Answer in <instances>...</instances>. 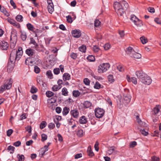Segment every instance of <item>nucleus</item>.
I'll use <instances>...</instances> for the list:
<instances>
[{"instance_id": "58836bf2", "label": "nucleus", "mask_w": 161, "mask_h": 161, "mask_svg": "<svg viewBox=\"0 0 161 161\" xmlns=\"http://www.w3.org/2000/svg\"><path fill=\"white\" fill-rule=\"evenodd\" d=\"M47 96L48 97H50L54 95V93L51 91H47L46 92Z\"/></svg>"}, {"instance_id": "393cba45", "label": "nucleus", "mask_w": 161, "mask_h": 161, "mask_svg": "<svg viewBox=\"0 0 161 161\" xmlns=\"http://www.w3.org/2000/svg\"><path fill=\"white\" fill-rule=\"evenodd\" d=\"M136 118V121L139 124L142 126H143L145 124V123L142 121L141 119L139 118V116L138 115H137Z\"/></svg>"}, {"instance_id": "f704fd0d", "label": "nucleus", "mask_w": 161, "mask_h": 161, "mask_svg": "<svg viewBox=\"0 0 161 161\" xmlns=\"http://www.w3.org/2000/svg\"><path fill=\"white\" fill-rule=\"evenodd\" d=\"M83 131L82 129L79 130L77 132V135L79 137H82L83 136Z\"/></svg>"}, {"instance_id": "c9c22d12", "label": "nucleus", "mask_w": 161, "mask_h": 161, "mask_svg": "<svg viewBox=\"0 0 161 161\" xmlns=\"http://www.w3.org/2000/svg\"><path fill=\"white\" fill-rule=\"evenodd\" d=\"M57 101V96H56L55 97H54L50 99L49 100V101L48 103H55Z\"/></svg>"}, {"instance_id": "6ab92c4d", "label": "nucleus", "mask_w": 161, "mask_h": 161, "mask_svg": "<svg viewBox=\"0 0 161 161\" xmlns=\"http://www.w3.org/2000/svg\"><path fill=\"white\" fill-rule=\"evenodd\" d=\"M87 153L88 156H89L92 157L94 155V153L91 149V147L90 146H89L88 148Z\"/></svg>"}, {"instance_id": "4be33fe9", "label": "nucleus", "mask_w": 161, "mask_h": 161, "mask_svg": "<svg viewBox=\"0 0 161 161\" xmlns=\"http://www.w3.org/2000/svg\"><path fill=\"white\" fill-rule=\"evenodd\" d=\"M61 87V85H55L53 86L52 89L53 91H57L59 90Z\"/></svg>"}, {"instance_id": "cd10ccee", "label": "nucleus", "mask_w": 161, "mask_h": 161, "mask_svg": "<svg viewBox=\"0 0 161 161\" xmlns=\"http://www.w3.org/2000/svg\"><path fill=\"white\" fill-rule=\"evenodd\" d=\"M87 59L89 62H93L95 60V58L93 55H89L87 58Z\"/></svg>"}, {"instance_id": "f3484780", "label": "nucleus", "mask_w": 161, "mask_h": 161, "mask_svg": "<svg viewBox=\"0 0 161 161\" xmlns=\"http://www.w3.org/2000/svg\"><path fill=\"white\" fill-rule=\"evenodd\" d=\"M141 55L137 53L136 52H133V53L132 54V55H131V57H133L136 58H140L141 57Z\"/></svg>"}, {"instance_id": "79ce46f5", "label": "nucleus", "mask_w": 161, "mask_h": 161, "mask_svg": "<svg viewBox=\"0 0 161 161\" xmlns=\"http://www.w3.org/2000/svg\"><path fill=\"white\" fill-rule=\"evenodd\" d=\"M117 69L120 72L124 71L125 70V67L122 65H119L117 67Z\"/></svg>"}, {"instance_id": "bb28decb", "label": "nucleus", "mask_w": 161, "mask_h": 161, "mask_svg": "<svg viewBox=\"0 0 161 161\" xmlns=\"http://www.w3.org/2000/svg\"><path fill=\"white\" fill-rule=\"evenodd\" d=\"M62 95L64 96H67L68 93L67 88L65 87H64L62 89Z\"/></svg>"}, {"instance_id": "bf43d9fd", "label": "nucleus", "mask_w": 161, "mask_h": 161, "mask_svg": "<svg viewBox=\"0 0 161 161\" xmlns=\"http://www.w3.org/2000/svg\"><path fill=\"white\" fill-rule=\"evenodd\" d=\"M147 10L150 13H153L155 12V9L153 7H149L147 8Z\"/></svg>"}, {"instance_id": "4468645a", "label": "nucleus", "mask_w": 161, "mask_h": 161, "mask_svg": "<svg viewBox=\"0 0 161 161\" xmlns=\"http://www.w3.org/2000/svg\"><path fill=\"white\" fill-rule=\"evenodd\" d=\"M25 53L29 56H31L34 53V50L31 48H28L25 51Z\"/></svg>"}, {"instance_id": "0eeeda50", "label": "nucleus", "mask_w": 161, "mask_h": 161, "mask_svg": "<svg viewBox=\"0 0 161 161\" xmlns=\"http://www.w3.org/2000/svg\"><path fill=\"white\" fill-rule=\"evenodd\" d=\"M9 45L7 42L5 41H1L0 42V48L2 50H7Z\"/></svg>"}, {"instance_id": "9d476101", "label": "nucleus", "mask_w": 161, "mask_h": 161, "mask_svg": "<svg viewBox=\"0 0 161 161\" xmlns=\"http://www.w3.org/2000/svg\"><path fill=\"white\" fill-rule=\"evenodd\" d=\"M72 36L75 38H79L81 35V33L79 30H75L71 32Z\"/></svg>"}, {"instance_id": "c85d7f7f", "label": "nucleus", "mask_w": 161, "mask_h": 161, "mask_svg": "<svg viewBox=\"0 0 161 161\" xmlns=\"http://www.w3.org/2000/svg\"><path fill=\"white\" fill-rule=\"evenodd\" d=\"M66 18L67 21L68 23H71L72 22L73 20L72 19V18L71 17L70 15H68L66 17Z\"/></svg>"}, {"instance_id": "ddd939ff", "label": "nucleus", "mask_w": 161, "mask_h": 161, "mask_svg": "<svg viewBox=\"0 0 161 161\" xmlns=\"http://www.w3.org/2000/svg\"><path fill=\"white\" fill-rule=\"evenodd\" d=\"M79 122L80 124H85L87 123V120L85 116H82L80 118Z\"/></svg>"}, {"instance_id": "dca6fc26", "label": "nucleus", "mask_w": 161, "mask_h": 161, "mask_svg": "<svg viewBox=\"0 0 161 161\" xmlns=\"http://www.w3.org/2000/svg\"><path fill=\"white\" fill-rule=\"evenodd\" d=\"M63 78L64 81L69 80L70 79V75L68 73H65L63 75Z\"/></svg>"}, {"instance_id": "603ef678", "label": "nucleus", "mask_w": 161, "mask_h": 161, "mask_svg": "<svg viewBox=\"0 0 161 161\" xmlns=\"http://www.w3.org/2000/svg\"><path fill=\"white\" fill-rule=\"evenodd\" d=\"M160 109L157 106L154 107L153 109V112L155 114H157L159 111Z\"/></svg>"}, {"instance_id": "338daca9", "label": "nucleus", "mask_w": 161, "mask_h": 161, "mask_svg": "<svg viewBox=\"0 0 161 161\" xmlns=\"http://www.w3.org/2000/svg\"><path fill=\"white\" fill-rule=\"evenodd\" d=\"M21 142L20 141H18L14 142L13 144V145L15 147H17L21 145Z\"/></svg>"}, {"instance_id": "a211bd4d", "label": "nucleus", "mask_w": 161, "mask_h": 161, "mask_svg": "<svg viewBox=\"0 0 161 161\" xmlns=\"http://www.w3.org/2000/svg\"><path fill=\"white\" fill-rule=\"evenodd\" d=\"M26 27L28 30L31 31L32 32L35 29V28L31 24L28 23L26 24Z\"/></svg>"}, {"instance_id": "f03ea898", "label": "nucleus", "mask_w": 161, "mask_h": 161, "mask_svg": "<svg viewBox=\"0 0 161 161\" xmlns=\"http://www.w3.org/2000/svg\"><path fill=\"white\" fill-rule=\"evenodd\" d=\"M22 48L20 47L18 48V50L14 49L12 51L10 56V60L11 63H14L16 60L19 61L23 54Z\"/></svg>"}, {"instance_id": "39448f33", "label": "nucleus", "mask_w": 161, "mask_h": 161, "mask_svg": "<svg viewBox=\"0 0 161 161\" xmlns=\"http://www.w3.org/2000/svg\"><path fill=\"white\" fill-rule=\"evenodd\" d=\"M105 111L103 109L98 108L95 109V115L97 118H101L103 117L105 113Z\"/></svg>"}, {"instance_id": "13d9d810", "label": "nucleus", "mask_w": 161, "mask_h": 161, "mask_svg": "<svg viewBox=\"0 0 161 161\" xmlns=\"http://www.w3.org/2000/svg\"><path fill=\"white\" fill-rule=\"evenodd\" d=\"M60 69L59 68H56L54 69L53 72L55 75H58L60 72Z\"/></svg>"}, {"instance_id": "2eb2a0df", "label": "nucleus", "mask_w": 161, "mask_h": 161, "mask_svg": "<svg viewBox=\"0 0 161 161\" xmlns=\"http://www.w3.org/2000/svg\"><path fill=\"white\" fill-rule=\"evenodd\" d=\"M133 52H135L133 48L131 47H129L127 48V50L126 52L127 53L129 54L130 56L133 53Z\"/></svg>"}, {"instance_id": "e433bc0d", "label": "nucleus", "mask_w": 161, "mask_h": 161, "mask_svg": "<svg viewBox=\"0 0 161 161\" xmlns=\"http://www.w3.org/2000/svg\"><path fill=\"white\" fill-rule=\"evenodd\" d=\"M23 16L20 15H17L16 17V20L19 22H21L23 21Z\"/></svg>"}, {"instance_id": "4c0bfd02", "label": "nucleus", "mask_w": 161, "mask_h": 161, "mask_svg": "<svg viewBox=\"0 0 161 161\" xmlns=\"http://www.w3.org/2000/svg\"><path fill=\"white\" fill-rule=\"evenodd\" d=\"M73 95L75 97H77L80 95V92L78 90H74L73 92Z\"/></svg>"}, {"instance_id": "774afa93", "label": "nucleus", "mask_w": 161, "mask_h": 161, "mask_svg": "<svg viewBox=\"0 0 161 161\" xmlns=\"http://www.w3.org/2000/svg\"><path fill=\"white\" fill-rule=\"evenodd\" d=\"M152 161H159V158L156 156H153L152 157Z\"/></svg>"}, {"instance_id": "ea45409f", "label": "nucleus", "mask_w": 161, "mask_h": 161, "mask_svg": "<svg viewBox=\"0 0 161 161\" xmlns=\"http://www.w3.org/2000/svg\"><path fill=\"white\" fill-rule=\"evenodd\" d=\"M48 146H47V145H45L43 148H42V149L43 150L42 151V155H43L45 153L48 151Z\"/></svg>"}, {"instance_id": "8fccbe9b", "label": "nucleus", "mask_w": 161, "mask_h": 161, "mask_svg": "<svg viewBox=\"0 0 161 161\" xmlns=\"http://www.w3.org/2000/svg\"><path fill=\"white\" fill-rule=\"evenodd\" d=\"M19 156V157H18L19 159V161H24L25 158V157L24 155H20L19 154H18L17 155V156Z\"/></svg>"}, {"instance_id": "6e6d98bb", "label": "nucleus", "mask_w": 161, "mask_h": 161, "mask_svg": "<svg viewBox=\"0 0 161 161\" xmlns=\"http://www.w3.org/2000/svg\"><path fill=\"white\" fill-rule=\"evenodd\" d=\"M42 142H43L47 139V136L46 135L44 134H42Z\"/></svg>"}, {"instance_id": "c03bdc74", "label": "nucleus", "mask_w": 161, "mask_h": 161, "mask_svg": "<svg viewBox=\"0 0 161 161\" xmlns=\"http://www.w3.org/2000/svg\"><path fill=\"white\" fill-rule=\"evenodd\" d=\"M7 149L9 151L11 150L10 153H14L15 147L13 146L10 145L8 147Z\"/></svg>"}, {"instance_id": "423d86ee", "label": "nucleus", "mask_w": 161, "mask_h": 161, "mask_svg": "<svg viewBox=\"0 0 161 161\" xmlns=\"http://www.w3.org/2000/svg\"><path fill=\"white\" fill-rule=\"evenodd\" d=\"M127 91L128 92L127 94L124 93L123 94L124 98L123 102L125 105L130 103L131 98V97L129 93V91L127 90Z\"/></svg>"}, {"instance_id": "680f3d73", "label": "nucleus", "mask_w": 161, "mask_h": 161, "mask_svg": "<svg viewBox=\"0 0 161 161\" xmlns=\"http://www.w3.org/2000/svg\"><path fill=\"white\" fill-rule=\"evenodd\" d=\"M13 132V130L12 129H10L8 130L7 131V135L8 136H10L11 135Z\"/></svg>"}, {"instance_id": "aec40b11", "label": "nucleus", "mask_w": 161, "mask_h": 161, "mask_svg": "<svg viewBox=\"0 0 161 161\" xmlns=\"http://www.w3.org/2000/svg\"><path fill=\"white\" fill-rule=\"evenodd\" d=\"M134 24L137 27H141L143 25L142 22L138 19H137V20H136V21L135 22Z\"/></svg>"}, {"instance_id": "1a4fd4ad", "label": "nucleus", "mask_w": 161, "mask_h": 161, "mask_svg": "<svg viewBox=\"0 0 161 161\" xmlns=\"http://www.w3.org/2000/svg\"><path fill=\"white\" fill-rule=\"evenodd\" d=\"M7 20L9 23L13 25L16 26L18 28H20V24L19 23L16 22L14 19H11L10 18H8Z\"/></svg>"}, {"instance_id": "5fc2aeb1", "label": "nucleus", "mask_w": 161, "mask_h": 161, "mask_svg": "<svg viewBox=\"0 0 161 161\" xmlns=\"http://www.w3.org/2000/svg\"><path fill=\"white\" fill-rule=\"evenodd\" d=\"M48 127L50 129H53L55 128V125L53 123H50L48 124Z\"/></svg>"}, {"instance_id": "e2e57ef3", "label": "nucleus", "mask_w": 161, "mask_h": 161, "mask_svg": "<svg viewBox=\"0 0 161 161\" xmlns=\"http://www.w3.org/2000/svg\"><path fill=\"white\" fill-rule=\"evenodd\" d=\"M140 132L142 134L145 136H147L148 134V132L145 131L144 129L140 130Z\"/></svg>"}, {"instance_id": "b1692460", "label": "nucleus", "mask_w": 161, "mask_h": 161, "mask_svg": "<svg viewBox=\"0 0 161 161\" xmlns=\"http://www.w3.org/2000/svg\"><path fill=\"white\" fill-rule=\"evenodd\" d=\"M69 108L67 107H64L63 109L62 113L63 115H66L69 112Z\"/></svg>"}, {"instance_id": "20e7f679", "label": "nucleus", "mask_w": 161, "mask_h": 161, "mask_svg": "<svg viewBox=\"0 0 161 161\" xmlns=\"http://www.w3.org/2000/svg\"><path fill=\"white\" fill-rule=\"evenodd\" d=\"M109 64L108 63H103L100 65L98 68V72L100 73L105 72L110 67Z\"/></svg>"}, {"instance_id": "37998d69", "label": "nucleus", "mask_w": 161, "mask_h": 161, "mask_svg": "<svg viewBox=\"0 0 161 161\" xmlns=\"http://www.w3.org/2000/svg\"><path fill=\"white\" fill-rule=\"evenodd\" d=\"M83 82L86 85L89 86L90 85V81L87 78H85L84 79Z\"/></svg>"}, {"instance_id": "6e6552de", "label": "nucleus", "mask_w": 161, "mask_h": 161, "mask_svg": "<svg viewBox=\"0 0 161 161\" xmlns=\"http://www.w3.org/2000/svg\"><path fill=\"white\" fill-rule=\"evenodd\" d=\"M13 82V80L10 78L9 80H7L3 85L6 89H9L11 88Z\"/></svg>"}, {"instance_id": "f257e3e1", "label": "nucleus", "mask_w": 161, "mask_h": 161, "mask_svg": "<svg viewBox=\"0 0 161 161\" xmlns=\"http://www.w3.org/2000/svg\"><path fill=\"white\" fill-rule=\"evenodd\" d=\"M128 3L125 1L115 2L114 3V8L118 15L122 16L125 10L128 7Z\"/></svg>"}, {"instance_id": "2f4dec72", "label": "nucleus", "mask_w": 161, "mask_h": 161, "mask_svg": "<svg viewBox=\"0 0 161 161\" xmlns=\"http://www.w3.org/2000/svg\"><path fill=\"white\" fill-rule=\"evenodd\" d=\"M108 81L111 83L113 82L114 81L113 75H109L108 77Z\"/></svg>"}, {"instance_id": "de8ad7c7", "label": "nucleus", "mask_w": 161, "mask_h": 161, "mask_svg": "<svg viewBox=\"0 0 161 161\" xmlns=\"http://www.w3.org/2000/svg\"><path fill=\"white\" fill-rule=\"evenodd\" d=\"M41 71L40 68L37 66H35L34 67V71L36 74L39 73Z\"/></svg>"}, {"instance_id": "5701e85b", "label": "nucleus", "mask_w": 161, "mask_h": 161, "mask_svg": "<svg viewBox=\"0 0 161 161\" xmlns=\"http://www.w3.org/2000/svg\"><path fill=\"white\" fill-rule=\"evenodd\" d=\"M92 103L88 101H86L83 103L84 107L86 108H88L92 105Z\"/></svg>"}, {"instance_id": "0e129e2a", "label": "nucleus", "mask_w": 161, "mask_h": 161, "mask_svg": "<svg viewBox=\"0 0 161 161\" xmlns=\"http://www.w3.org/2000/svg\"><path fill=\"white\" fill-rule=\"evenodd\" d=\"M131 81L134 84L136 85L137 84L136 78L135 77H132L131 78Z\"/></svg>"}, {"instance_id": "72a5a7b5", "label": "nucleus", "mask_w": 161, "mask_h": 161, "mask_svg": "<svg viewBox=\"0 0 161 161\" xmlns=\"http://www.w3.org/2000/svg\"><path fill=\"white\" fill-rule=\"evenodd\" d=\"M86 46L84 45H82L79 48V50L83 53H85L86 52Z\"/></svg>"}, {"instance_id": "412c9836", "label": "nucleus", "mask_w": 161, "mask_h": 161, "mask_svg": "<svg viewBox=\"0 0 161 161\" xmlns=\"http://www.w3.org/2000/svg\"><path fill=\"white\" fill-rule=\"evenodd\" d=\"M17 40V36H16V34L14 33H12L11 35L10 41H14V42H15Z\"/></svg>"}, {"instance_id": "7c9ffc66", "label": "nucleus", "mask_w": 161, "mask_h": 161, "mask_svg": "<svg viewBox=\"0 0 161 161\" xmlns=\"http://www.w3.org/2000/svg\"><path fill=\"white\" fill-rule=\"evenodd\" d=\"M47 125V122L45 121H42L40 124V127L41 129L45 128Z\"/></svg>"}, {"instance_id": "052dcab7", "label": "nucleus", "mask_w": 161, "mask_h": 161, "mask_svg": "<svg viewBox=\"0 0 161 161\" xmlns=\"http://www.w3.org/2000/svg\"><path fill=\"white\" fill-rule=\"evenodd\" d=\"M16 41L14 42V41H10V47L11 48L13 49L14 48L16 44Z\"/></svg>"}, {"instance_id": "4d7b16f0", "label": "nucleus", "mask_w": 161, "mask_h": 161, "mask_svg": "<svg viewBox=\"0 0 161 161\" xmlns=\"http://www.w3.org/2000/svg\"><path fill=\"white\" fill-rule=\"evenodd\" d=\"M103 47L104 49L106 50H107L110 48V46L109 44L107 43L104 45Z\"/></svg>"}, {"instance_id": "864d4df0", "label": "nucleus", "mask_w": 161, "mask_h": 161, "mask_svg": "<svg viewBox=\"0 0 161 161\" xmlns=\"http://www.w3.org/2000/svg\"><path fill=\"white\" fill-rule=\"evenodd\" d=\"M32 32L34 34H39V33H41L42 32V31L38 29H36L33 30Z\"/></svg>"}, {"instance_id": "473e14b6", "label": "nucleus", "mask_w": 161, "mask_h": 161, "mask_svg": "<svg viewBox=\"0 0 161 161\" xmlns=\"http://www.w3.org/2000/svg\"><path fill=\"white\" fill-rule=\"evenodd\" d=\"M1 11L4 14L8 17L9 16L10 14L4 8H2L1 10Z\"/></svg>"}, {"instance_id": "09e8293b", "label": "nucleus", "mask_w": 161, "mask_h": 161, "mask_svg": "<svg viewBox=\"0 0 161 161\" xmlns=\"http://www.w3.org/2000/svg\"><path fill=\"white\" fill-rule=\"evenodd\" d=\"M37 91V89L34 86H32L31 87L30 92L32 93H36Z\"/></svg>"}, {"instance_id": "a19ab883", "label": "nucleus", "mask_w": 161, "mask_h": 161, "mask_svg": "<svg viewBox=\"0 0 161 161\" xmlns=\"http://www.w3.org/2000/svg\"><path fill=\"white\" fill-rule=\"evenodd\" d=\"M115 147L114 146L111 147L108 150V153L109 154H112L114 152H116L115 150Z\"/></svg>"}, {"instance_id": "9b49d317", "label": "nucleus", "mask_w": 161, "mask_h": 161, "mask_svg": "<svg viewBox=\"0 0 161 161\" xmlns=\"http://www.w3.org/2000/svg\"><path fill=\"white\" fill-rule=\"evenodd\" d=\"M70 114L74 118H77L79 117V112L76 108L71 110L70 111Z\"/></svg>"}, {"instance_id": "a878e982", "label": "nucleus", "mask_w": 161, "mask_h": 161, "mask_svg": "<svg viewBox=\"0 0 161 161\" xmlns=\"http://www.w3.org/2000/svg\"><path fill=\"white\" fill-rule=\"evenodd\" d=\"M21 37L23 41H25L27 37V35L25 32H21Z\"/></svg>"}, {"instance_id": "49530a36", "label": "nucleus", "mask_w": 161, "mask_h": 161, "mask_svg": "<svg viewBox=\"0 0 161 161\" xmlns=\"http://www.w3.org/2000/svg\"><path fill=\"white\" fill-rule=\"evenodd\" d=\"M101 24V22L98 19H95L94 21V26L95 27H98Z\"/></svg>"}, {"instance_id": "7ed1b4c3", "label": "nucleus", "mask_w": 161, "mask_h": 161, "mask_svg": "<svg viewBox=\"0 0 161 161\" xmlns=\"http://www.w3.org/2000/svg\"><path fill=\"white\" fill-rule=\"evenodd\" d=\"M136 74L140 81L143 84L149 85L152 82V80L150 77L146 74L144 73L142 70L137 71Z\"/></svg>"}, {"instance_id": "69168bd1", "label": "nucleus", "mask_w": 161, "mask_h": 161, "mask_svg": "<svg viewBox=\"0 0 161 161\" xmlns=\"http://www.w3.org/2000/svg\"><path fill=\"white\" fill-rule=\"evenodd\" d=\"M137 145V143L135 141L132 142L130 143V146L131 147H133Z\"/></svg>"}, {"instance_id": "c756f323", "label": "nucleus", "mask_w": 161, "mask_h": 161, "mask_svg": "<svg viewBox=\"0 0 161 161\" xmlns=\"http://www.w3.org/2000/svg\"><path fill=\"white\" fill-rule=\"evenodd\" d=\"M140 39L141 42L143 44H146L147 42V39L144 36L141 37Z\"/></svg>"}, {"instance_id": "3c124183", "label": "nucleus", "mask_w": 161, "mask_h": 161, "mask_svg": "<svg viewBox=\"0 0 161 161\" xmlns=\"http://www.w3.org/2000/svg\"><path fill=\"white\" fill-rule=\"evenodd\" d=\"M94 88L96 89H99L101 88V85L99 82H97L94 85Z\"/></svg>"}, {"instance_id": "a18cd8bd", "label": "nucleus", "mask_w": 161, "mask_h": 161, "mask_svg": "<svg viewBox=\"0 0 161 161\" xmlns=\"http://www.w3.org/2000/svg\"><path fill=\"white\" fill-rule=\"evenodd\" d=\"M138 18L134 15H132L130 16V19L134 23L136 21V20H137Z\"/></svg>"}, {"instance_id": "f8f14e48", "label": "nucleus", "mask_w": 161, "mask_h": 161, "mask_svg": "<svg viewBox=\"0 0 161 161\" xmlns=\"http://www.w3.org/2000/svg\"><path fill=\"white\" fill-rule=\"evenodd\" d=\"M30 40L31 41L30 43L33 44L34 45V47L36 49L37 51H39L40 50L38 49V48H39V45L37 43L33 38L32 37H31Z\"/></svg>"}]
</instances>
